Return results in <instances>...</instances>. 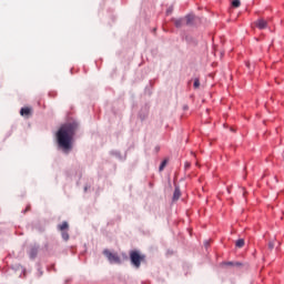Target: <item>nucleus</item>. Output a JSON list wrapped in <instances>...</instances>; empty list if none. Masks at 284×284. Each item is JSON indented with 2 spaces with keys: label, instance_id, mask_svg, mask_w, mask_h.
Segmentation results:
<instances>
[{
  "label": "nucleus",
  "instance_id": "8",
  "mask_svg": "<svg viewBox=\"0 0 284 284\" xmlns=\"http://www.w3.org/2000/svg\"><path fill=\"white\" fill-rule=\"evenodd\" d=\"M181 199V190L175 189L173 193V201H179Z\"/></svg>",
  "mask_w": 284,
  "mask_h": 284
},
{
  "label": "nucleus",
  "instance_id": "7",
  "mask_svg": "<svg viewBox=\"0 0 284 284\" xmlns=\"http://www.w3.org/2000/svg\"><path fill=\"white\" fill-rule=\"evenodd\" d=\"M69 227H70V225L68 224V222H62V224L58 225V230L60 232H68Z\"/></svg>",
  "mask_w": 284,
  "mask_h": 284
},
{
  "label": "nucleus",
  "instance_id": "2",
  "mask_svg": "<svg viewBox=\"0 0 284 284\" xmlns=\"http://www.w3.org/2000/svg\"><path fill=\"white\" fill-rule=\"evenodd\" d=\"M129 255L131 265H134L136 270H139V267H141V262L145 261V255H142L139 251H130Z\"/></svg>",
  "mask_w": 284,
  "mask_h": 284
},
{
  "label": "nucleus",
  "instance_id": "16",
  "mask_svg": "<svg viewBox=\"0 0 284 284\" xmlns=\"http://www.w3.org/2000/svg\"><path fill=\"white\" fill-rule=\"evenodd\" d=\"M268 247H270V250H274V242H270Z\"/></svg>",
  "mask_w": 284,
  "mask_h": 284
},
{
  "label": "nucleus",
  "instance_id": "4",
  "mask_svg": "<svg viewBox=\"0 0 284 284\" xmlns=\"http://www.w3.org/2000/svg\"><path fill=\"white\" fill-rule=\"evenodd\" d=\"M34 111L32 110V108L30 106H24L20 110V114L24 118V119H30V115L33 113Z\"/></svg>",
  "mask_w": 284,
  "mask_h": 284
},
{
  "label": "nucleus",
  "instance_id": "15",
  "mask_svg": "<svg viewBox=\"0 0 284 284\" xmlns=\"http://www.w3.org/2000/svg\"><path fill=\"white\" fill-rule=\"evenodd\" d=\"M193 85H194L195 89L201 88V82H200L199 78H196V79L194 80Z\"/></svg>",
  "mask_w": 284,
  "mask_h": 284
},
{
  "label": "nucleus",
  "instance_id": "13",
  "mask_svg": "<svg viewBox=\"0 0 284 284\" xmlns=\"http://www.w3.org/2000/svg\"><path fill=\"white\" fill-rule=\"evenodd\" d=\"M232 7L233 8H241V0H233L232 1Z\"/></svg>",
  "mask_w": 284,
  "mask_h": 284
},
{
  "label": "nucleus",
  "instance_id": "6",
  "mask_svg": "<svg viewBox=\"0 0 284 284\" xmlns=\"http://www.w3.org/2000/svg\"><path fill=\"white\" fill-rule=\"evenodd\" d=\"M194 14H189L186 17L183 18L184 21V26H192L194 23Z\"/></svg>",
  "mask_w": 284,
  "mask_h": 284
},
{
  "label": "nucleus",
  "instance_id": "20",
  "mask_svg": "<svg viewBox=\"0 0 284 284\" xmlns=\"http://www.w3.org/2000/svg\"><path fill=\"white\" fill-rule=\"evenodd\" d=\"M205 245L207 246V245H210V243L206 242Z\"/></svg>",
  "mask_w": 284,
  "mask_h": 284
},
{
  "label": "nucleus",
  "instance_id": "9",
  "mask_svg": "<svg viewBox=\"0 0 284 284\" xmlns=\"http://www.w3.org/2000/svg\"><path fill=\"white\" fill-rule=\"evenodd\" d=\"M29 256H30V258L36 260L37 258V248H34V247L30 248Z\"/></svg>",
  "mask_w": 284,
  "mask_h": 284
},
{
  "label": "nucleus",
  "instance_id": "12",
  "mask_svg": "<svg viewBox=\"0 0 284 284\" xmlns=\"http://www.w3.org/2000/svg\"><path fill=\"white\" fill-rule=\"evenodd\" d=\"M62 239L63 241H70V234L68 233V231H62Z\"/></svg>",
  "mask_w": 284,
  "mask_h": 284
},
{
  "label": "nucleus",
  "instance_id": "21",
  "mask_svg": "<svg viewBox=\"0 0 284 284\" xmlns=\"http://www.w3.org/2000/svg\"><path fill=\"white\" fill-rule=\"evenodd\" d=\"M236 265H241L240 263H236Z\"/></svg>",
  "mask_w": 284,
  "mask_h": 284
},
{
  "label": "nucleus",
  "instance_id": "5",
  "mask_svg": "<svg viewBox=\"0 0 284 284\" xmlns=\"http://www.w3.org/2000/svg\"><path fill=\"white\" fill-rule=\"evenodd\" d=\"M255 26L258 30H265V28H267V22L264 19H258L256 20Z\"/></svg>",
  "mask_w": 284,
  "mask_h": 284
},
{
  "label": "nucleus",
  "instance_id": "11",
  "mask_svg": "<svg viewBox=\"0 0 284 284\" xmlns=\"http://www.w3.org/2000/svg\"><path fill=\"white\" fill-rule=\"evenodd\" d=\"M235 245H236V247H243L245 245V240H243V239L237 240Z\"/></svg>",
  "mask_w": 284,
  "mask_h": 284
},
{
  "label": "nucleus",
  "instance_id": "10",
  "mask_svg": "<svg viewBox=\"0 0 284 284\" xmlns=\"http://www.w3.org/2000/svg\"><path fill=\"white\" fill-rule=\"evenodd\" d=\"M174 24L176 28H182V26H185V22H184L183 18H181V19L175 20Z\"/></svg>",
  "mask_w": 284,
  "mask_h": 284
},
{
  "label": "nucleus",
  "instance_id": "14",
  "mask_svg": "<svg viewBox=\"0 0 284 284\" xmlns=\"http://www.w3.org/2000/svg\"><path fill=\"white\" fill-rule=\"evenodd\" d=\"M165 165H168V160L162 161L161 165H160V172H163V170H165Z\"/></svg>",
  "mask_w": 284,
  "mask_h": 284
},
{
  "label": "nucleus",
  "instance_id": "17",
  "mask_svg": "<svg viewBox=\"0 0 284 284\" xmlns=\"http://www.w3.org/2000/svg\"><path fill=\"white\" fill-rule=\"evenodd\" d=\"M18 268H19L21 272H23V267H22V266H18Z\"/></svg>",
  "mask_w": 284,
  "mask_h": 284
},
{
  "label": "nucleus",
  "instance_id": "1",
  "mask_svg": "<svg viewBox=\"0 0 284 284\" xmlns=\"http://www.w3.org/2000/svg\"><path fill=\"white\" fill-rule=\"evenodd\" d=\"M77 130H79V124L77 122H70L62 124L55 134L58 146L64 154H68L72 150V140L74 139V134H77Z\"/></svg>",
  "mask_w": 284,
  "mask_h": 284
},
{
  "label": "nucleus",
  "instance_id": "18",
  "mask_svg": "<svg viewBox=\"0 0 284 284\" xmlns=\"http://www.w3.org/2000/svg\"><path fill=\"white\" fill-rule=\"evenodd\" d=\"M226 265H234V263L233 262H229Z\"/></svg>",
  "mask_w": 284,
  "mask_h": 284
},
{
  "label": "nucleus",
  "instance_id": "19",
  "mask_svg": "<svg viewBox=\"0 0 284 284\" xmlns=\"http://www.w3.org/2000/svg\"><path fill=\"white\" fill-rule=\"evenodd\" d=\"M186 168H190V164L186 163Z\"/></svg>",
  "mask_w": 284,
  "mask_h": 284
},
{
  "label": "nucleus",
  "instance_id": "3",
  "mask_svg": "<svg viewBox=\"0 0 284 284\" xmlns=\"http://www.w3.org/2000/svg\"><path fill=\"white\" fill-rule=\"evenodd\" d=\"M104 256H106L110 263H115L116 265H121V257L118 253H112L110 250L103 251Z\"/></svg>",
  "mask_w": 284,
  "mask_h": 284
}]
</instances>
